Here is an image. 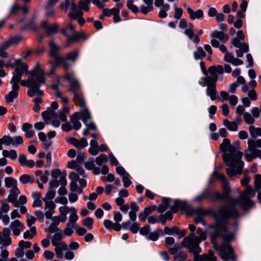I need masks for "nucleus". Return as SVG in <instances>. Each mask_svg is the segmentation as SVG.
Masks as SVG:
<instances>
[{
    "label": "nucleus",
    "instance_id": "5",
    "mask_svg": "<svg viewBox=\"0 0 261 261\" xmlns=\"http://www.w3.org/2000/svg\"><path fill=\"white\" fill-rule=\"evenodd\" d=\"M207 72L208 75L202 76L201 80L203 81V82L216 84L218 80V75L223 74L224 69L220 65H212L208 68Z\"/></svg>",
    "mask_w": 261,
    "mask_h": 261
},
{
    "label": "nucleus",
    "instance_id": "61",
    "mask_svg": "<svg viewBox=\"0 0 261 261\" xmlns=\"http://www.w3.org/2000/svg\"><path fill=\"white\" fill-rule=\"evenodd\" d=\"M114 223L109 219H105L103 222V226L108 230L112 229Z\"/></svg>",
    "mask_w": 261,
    "mask_h": 261
},
{
    "label": "nucleus",
    "instance_id": "1",
    "mask_svg": "<svg viewBox=\"0 0 261 261\" xmlns=\"http://www.w3.org/2000/svg\"><path fill=\"white\" fill-rule=\"evenodd\" d=\"M239 226L238 220H234L231 224V231L227 227V231L223 232L220 228L215 227V225L210 226L213 231L210 234L212 242H214V248L219 252L220 257L225 261H235L237 256L230 242L233 240L234 234Z\"/></svg>",
    "mask_w": 261,
    "mask_h": 261
},
{
    "label": "nucleus",
    "instance_id": "9",
    "mask_svg": "<svg viewBox=\"0 0 261 261\" xmlns=\"http://www.w3.org/2000/svg\"><path fill=\"white\" fill-rule=\"evenodd\" d=\"M79 56V51L74 49L67 53L65 57H62V59L64 63V70L68 71L71 66V63H75Z\"/></svg>",
    "mask_w": 261,
    "mask_h": 261
},
{
    "label": "nucleus",
    "instance_id": "10",
    "mask_svg": "<svg viewBox=\"0 0 261 261\" xmlns=\"http://www.w3.org/2000/svg\"><path fill=\"white\" fill-rule=\"evenodd\" d=\"M37 18V15L34 13L25 24L20 27L19 31L22 32L29 30L33 32H37L39 30V27L36 22Z\"/></svg>",
    "mask_w": 261,
    "mask_h": 261
},
{
    "label": "nucleus",
    "instance_id": "16",
    "mask_svg": "<svg viewBox=\"0 0 261 261\" xmlns=\"http://www.w3.org/2000/svg\"><path fill=\"white\" fill-rule=\"evenodd\" d=\"M187 12L189 14L190 18L192 20L196 19H202L204 18L203 11L201 9L194 11L190 7H188Z\"/></svg>",
    "mask_w": 261,
    "mask_h": 261
},
{
    "label": "nucleus",
    "instance_id": "30",
    "mask_svg": "<svg viewBox=\"0 0 261 261\" xmlns=\"http://www.w3.org/2000/svg\"><path fill=\"white\" fill-rule=\"evenodd\" d=\"M151 214V211L150 207H145L143 212L141 213L139 216V219L142 221L144 222L146 221L147 217Z\"/></svg>",
    "mask_w": 261,
    "mask_h": 261
},
{
    "label": "nucleus",
    "instance_id": "8",
    "mask_svg": "<svg viewBox=\"0 0 261 261\" xmlns=\"http://www.w3.org/2000/svg\"><path fill=\"white\" fill-rule=\"evenodd\" d=\"M222 159L224 161L225 164L229 167L226 168V174L231 177H234L238 174V171L235 169V167L233 164L232 156L230 155L229 153H225L223 154Z\"/></svg>",
    "mask_w": 261,
    "mask_h": 261
},
{
    "label": "nucleus",
    "instance_id": "14",
    "mask_svg": "<svg viewBox=\"0 0 261 261\" xmlns=\"http://www.w3.org/2000/svg\"><path fill=\"white\" fill-rule=\"evenodd\" d=\"M198 84L203 87L207 86L206 93L207 96L210 97L212 100H215L216 99L217 91L216 83H206L199 81Z\"/></svg>",
    "mask_w": 261,
    "mask_h": 261
},
{
    "label": "nucleus",
    "instance_id": "23",
    "mask_svg": "<svg viewBox=\"0 0 261 261\" xmlns=\"http://www.w3.org/2000/svg\"><path fill=\"white\" fill-rule=\"evenodd\" d=\"M63 237L62 231L58 232H56L53 236L51 239V243L54 246H59V242L61 240Z\"/></svg>",
    "mask_w": 261,
    "mask_h": 261
},
{
    "label": "nucleus",
    "instance_id": "2",
    "mask_svg": "<svg viewBox=\"0 0 261 261\" xmlns=\"http://www.w3.org/2000/svg\"><path fill=\"white\" fill-rule=\"evenodd\" d=\"M224 200L228 201L229 203L227 205H221L217 208L218 212L230 210L231 206H233L234 208H236L237 205H239L245 212H247L255 206L254 202L247 195H242L241 194L238 198H233L230 195L225 198Z\"/></svg>",
    "mask_w": 261,
    "mask_h": 261
},
{
    "label": "nucleus",
    "instance_id": "26",
    "mask_svg": "<svg viewBox=\"0 0 261 261\" xmlns=\"http://www.w3.org/2000/svg\"><path fill=\"white\" fill-rule=\"evenodd\" d=\"M134 0H127L126 7L133 13L137 14L140 12L139 8L134 4Z\"/></svg>",
    "mask_w": 261,
    "mask_h": 261
},
{
    "label": "nucleus",
    "instance_id": "49",
    "mask_svg": "<svg viewBox=\"0 0 261 261\" xmlns=\"http://www.w3.org/2000/svg\"><path fill=\"white\" fill-rule=\"evenodd\" d=\"M85 36V34L83 33L82 34H79L77 33H75L73 36H69L68 38L71 41L72 43L77 42L80 39L83 38Z\"/></svg>",
    "mask_w": 261,
    "mask_h": 261
},
{
    "label": "nucleus",
    "instance_id": "35",
    "mask_svg": "<svg viewBox=\"0 0 261 261\" xmlns=\"http://www.w3.org/2000/svg\"><path fill=\"white\" fill-rule=\"evenodd\" d=\"M11 242V237H4L3 238L2 233L0 232V244H3V246L1 247L2 249H3L4 246H9Z\"/></svg>",
    "mask_w": 261,
    "mask_h": 261
},
{
    "label": "nucleus",
    "instance_id": "50",
    "mask_svg": "<svg viewBox=\"0 0 261 261\" xmlns=\"http://www.w3.org/2000/svg\"><path fill=\"white\" fill-rule=\"evenodd\" d=\"M85 155L84 152L80 151L76 156V162L81 165H83L85 163Z\"/></svg>",
    "mask_w": 261,
    "mask_h": 261
},
{
    "label": "nucleus",
    "instance_id": "33",
    "mask_svg": "<svg viewBox=\"0 0 261 261\" xmlns=\"http://www.w3.org/2000/svg\"><path fill=\"white\" fill-rule=\"evenodd\" d=\"M59 32V26L57 23H55L51 25H49L48 29L46 31L48 35L56 34Z\"/></svg>",
    "mask_w": 261,
    "mask_h": 261
},
{
    "label": "nucleus",
    "instance_id": "25",
    "mask_svg": "<svg viewBox=\"0 0 261 261\" xmlns=\"http://www.w3.org/2000/svg\"><path fill=\"white\" fill-rule=\"evenodd\" d=\"M80 86L79 82L77 80H74L71 81L70 86L68 90L69 91L72 92L73 96H77V92L76 90Z\"/></svg>",
    "mask_w": 261,
    "mask_h": 261
},
{
    "label": "nucleus",
    "instance_id": "62",
    "mask_svg": "<svg viewBox=\"0 0 261 261\" xmlns=\"http://www.w3.org/2000/svg\"><path fill=\"white\" fill-rule=\"evenodd\" d=\"M233 59L234 56L233 54L232 53H229V52H226L224 57V60L227 63H230L232 64L233 60H234Z\"/></svg>",
    "mask_w": 261,
    "mask_h": 261
},
{
    "label": "nucleus",
    "instance_id": "29",
    "mask_svg": "<svg viewBox=\"0 0 261 261\" xmlns=\"http://www.w3.org/2000/svg\"><path fill=\"white\" fill-rule=\"evenodd\" d=\"M187 240H190L191 243H200L201 242L200 238L194 232H191L188 237L184 238V242Z\"/></svg>",
    "mask_w": 261,
    "mask_h": 261
},
{
    "label": "nucleus",
    "instance_id": "20",
    "mask_svg": "<svg viewBox=\"0 0 261 261\" xmlns=\"http://www.w3.org/2000/svg\"><path fill=\"white\" fill-rule=\"evenodd\" d=\"M200 243H191L190 246L187 248L190 253H192L194 255L199 254L202 251V249L199 246Z\"/></svg>",
    "mask_w": 261,
    "mask_h": 261
},
{
    "label": "nucleus",
    "instance_id": "36",
    "mask_svg": "<svg viewBox=\"0 0 261 261\" xmlns=\"http://www.w3.org/2000/svg\"><path fill=\"white\" fill-rule=\"evenodd\" d=\"M254 189L256 191L261 189V174H257L254 177Z\"/></svg>",
    "mask_w": 261,
    "mask_h": 261
},
{
    "label": "nucleus",
    "instance_id": "56",
    "mask_svg": "<svg viewBox=\"0 0 261 261\" xmlns=\"http://www.w3.org/2000/svg\"><path fill=\"white\" fill-rule=\"evenodd\" d=\"M116 171L118 174L120 175V176H124L125 175L129 176V174L128 173H127L124 168L122 166H118L116 168Z\"/></svg>",
    "mask_w": 261,
    "mask_h": 261
},
{
    "label": "nucleus",
    "instance_id": "34",
    "mask_svg": "<svg viewBox=\"0 0 261 261\" xmlns=\"http://www.w3.org/2000/svg\"><path fill=\"white\" fill-rule=\"evenodd\" d=\"M188 28H186L185 30L184 33L189 38H191L193 37L194 35V24L192 23H189L188 24Z\"/></svg>",
    "mask_w": 261,
    "mask_h": 261
},
{
    "label": "nucleus",
    "instance_id": "44",
    "mask_svg": "<svg viewBox=\"0 0 261 261\" xmlns=\"http://www.w3.org/2000/svg\"><path fill=\"white\" fill-rule=\"evenodd\" d=\"M66 142L72 144L76 148H79L80 145H79V140L74 137H68L66 139Z\"/></svg>",
    "mask_w": 261,
    "mask_h": 261
},
{
    "label": "nucleus",
    "instance_id": "24",
    "mask_svg": "<svg viewBox=\"0 0 261 261\" xmlns=\"http://www.w3.org/2000/svg\"><path fill=\"white\" fill-rule=\"evenodd\" d=\"M36 84H38L39 86L38 88H36V86H33L31 87H29V89L28 90V95L29 97H34L36 94V90H39V89L41 87L42 85L45 84V83H42L36 81Z\"/></svg>",
    "mask_w": 261,
    "mask_h": 261
},
{
    "label": "nucleus",
    "instance_id": "39",
    "mask_svg": "<svg viewBox=\"0 0 261 261\" xmlns=\"http://www.w3.org/2000/svg\"><path fill=\"white\" fill-rule=\"evenodd\" d=\"M69 222L67 223V226H72L74 228L73 224L76 223L79 219L76 214H71L69 218Z\"/></svg>",
    "mask_w": 261,
    "mask_h": 261
},
{
    "label": "nucleus",
    "instance_id": "51",
    "mask_svg": "<svg viewBox=\"0 0 261 261\" xmlns=\"http://www.w3.org/2000/svg\"><path fill=\"white\" fill-rule=\"evenodd\" d=\"M42 117L46 124H48L50 121L49 111L48 108L46 111H43L41 114Z\"/></svg>",
    "mask_w": 261,
    "mask_h": 261
},
{
    "label": "nucleus",
    "instance_id": "19",
    "mask_svg": "<svg viewBox=\"0 0 261 261\" xmlns=\"http://www.w3.org/2000/svg\"><path fill=\"white\" fill-rule=\"evenodd\" d=\"M160 235H163V230L160 228H156L153 232H150L146 239L148 240L156 241L159 239Z\"/></svg>",
    "mask_w": 261,
    "mask_h": 261
},
{
    "label": "nucleus",
    "instance_id": "31",
    "mask_svg": "<svg viewBox=\"0 0 261 261\" xmlns=\"http://www.w3.org/2000/svg\"><path fill=\"white\" fill-rule=\"evenodd\" d=\"M28 68V66H23V67H16L14 69V72L13 74H15L16 75H19L22 76L24 73H26L27 74L28 72H29Z\"/></svg>",
    "mask_w": 261,
    "mask_h": 261
},
{
    "label": "nucleus",
    "instance_id": "41",
    "mask_svg": "<svg viewBox=\"0 0 261 261\" xmlns=\"http://www.w3.org/2000/svg\"><path fill=\"white\" fill-rule=\"evenodd\" d=\"M174 8L175 10L174 18L177 20L180 19L183 14V10L180 8H177L176 4L174 5Z\"/></svg>",
    "mask_w": 261,
    "mask_h": 261
},
{
    "label": "nucleus",
    "instance_id": "3",
    "mask_svg": "<svg viewBox=\"0 0 261 261\" xmlns=\"http://www.w3.org/2000/svg\"><path fill=\"white\" fill-rule=\"evenodd\" d=\"M231 207L230 210L218 212L217 225H215L216 228H219L223 232H226L229 219L232 218L236 221L240 218V214L238 210L234 208L233 206Z\"/></svg>",
    "mask_w": 261,
    "mask_h": 261
},
{
    "label": "nucleus",
    "instance_id": "32",
    "mask_svg": "<svg viewBox=\"0 0 261 261\" xmlns=\"http://www.w3.org/2000/svg\"><path fill=\"white\" fill-rule=\"evenodd\" d=\"M93 223V219L91 217H87L82 222L83 225L86 227V229L88 230L92 229Z\"/></svg>",
    "mask_w": 261,
    "mask_h": 261
},
{
    "label": "nucleus",
    "instance_id": "63",
    "mask_svg": "<svg viewBox=\"0 0 261 261\" xmlns=\"http://www.w3.org/2000/svg\"><path fill=\"white\" fill-rule=\"evenodd\" d=\"M230 155H231V154ZM242 152L240 151H237L233 155H232L233 163H234V161H237L242 160Z\"/></svg>",
    "mask_w": 261,
    "mask_h": 261
},
{
    "label": "nucleus",
    "instance_id": "52",
    "mask_svg": "<svg viewBox=\"0 0 261 261\" xmlns=\"http://www.w3.org/2000/svg\"><path fill=\"white\" fill-rule=\"evenodd\" d=\"M187 254L186 252L181 251L179 252L178 253L174 256V259L176 260L178 258H179L181 261H185V260L187 259Z\"/></svg>",
    "mask_w": 261,
    "mask_h": 261
},
{
    "label": "nucleus",
    "instance_id": "28",
    "mask_svg": "<svg viewBox=\"0 0 261 261\" xmlns=\"http://www.w3.org/2000/svg\"><path fill=\"white\" fill-rule=\"evenodd\" d=\"M5 186L7 188L13 187L17 185V181L16 179L11 177H7L5 178Z\"/></svg>",
    "mask_w": 261,
    "mask_h": 261
},
{
    "label": "nucleus",
    "instance_id": "21",
    "mask_svg": "<svg viewBox=\"0 0 261 261\" xmlns=\"http://www.w3.org/2000/svg\"><path fill=\"white\" fill-rule=\"evenodd\" d=\"M80 119L85 124H86L88 120L91 118L90 112L87 108L84 109L82 112H80Z\"/></svg>",
    "mask_w": 261,
    "mask_h": 261
},
{
    "label": "nucleus",
    "instance_id": "4",
    "mask_svg": "<svg viewBox=\"0 0 261 261\" xmlns=\"http://www.w3.org/2000/svg\"><path fill=\"white\" fill-rule=\"evenodd\" d=\"M203 199L212 203L224 200L223 195L220 192L207 189L203 190L194 198L195 201L197 202H200Z\"/></svg>",
    "mask_w": 261,
    "mask_h": 261
},
{
    "label": "nucleus",
    "instance_id": "11",
    "mask_svg": "<svg viewBox=\"0 0 261 261\" xmlns=\"http://www.w3.org/2000/svg\"><path fill=\"white\" fill-rule=\"evenodd\" d=\"M27 74H30L31 76H32V74L34 75V79H35L36 81L38 82L42 83H45L46 82L45 79L44 77V71L41 68L39 62H37L36 64L34 69L33 70L29 71Z\"/></svg>",
    "mask_w": 261,
    "mask_h": 261
},
{
    "label": "nucleus",
    "instance_id": "46",
    "mask_svg": "<svg viewBox=\"0 0 261 261\" xmlns=\"http://www.w3.org/2000/svg\"><path fill=\"white\" fill-rule=\"evenodd\" d=\"M17 196H14L11 195L10 194L8 196V199H5V201H8L9 202L12 203L15 207H18V201L17 200Z\"/></svg>",
    "mask_w": 261,
    "mask_h": 261
},
{
    "label": "nucleus",
    "instance_id": "59",
    "mask_svg": "<svg viewBox=\"0 0 261 261\" xmlns=\"http://www.w3.org/2000/svg\"><path fill=\"white\" fill-rule=\"evenodd\" d=\"M60 185V182L58 179H53L49 184V190H53L54 189L58 188Z\"/></svg>",
    "mask_w": 261,
    "mask_h": 261
},
{
    "label": "nucleus",
    "instance_id": "13",
    "mask_svg": "<svg viewBox=\"0 0 261 261\" xmlns=\"http://www.w3.org/2000/svg\"><path fill=\"white\" fill-rule=\"evenodd\" d=\"M48 45L49 49L48 56L49 57L54 59L62 58V56L60 55L61 46L58 45L53 40L48 42Z\"/></svg>",
    "mask_w": 261,
    "mask_h": 261
},
{
    "label": "nucleus",
    "instance_id": "22",
    "mask_svg": "<svg viewBox=\"0 0 261 261\" xmlns=\"http://www.w3.org/2000/svg\"><path fill=\"white\" fill-rule=\"evenodd\" d=\"M222 189L223 191V193H221V194L223 195V197L224 199L231 195V191L229 183L228 181H224L223 182Z\"/></svg>",
    "mask_w": 261,
    "mask_h": 261
},
{
    "label": "nucleus",
    "instance_id": "58",
    "mask_svg": "<svg viewBox=\"0 0 261 261\" xmlns=\"http://www.w3.org/2000/svg\"><path fill=\"white\" fill-rule=\"evenodd\" d=\"M140 230V224L137 222L133 223L129 227V230L133 233H136Z\"/></svg>",
    "mask_w": 261,
    "mask_h": 261
},
{
    "label": "nucleus",
    "instance_id": "12",
    "mask_svg": "<svg viewBox=\"0 0 261 261\" xmlns=\"http://www.w3.org/2000/svg\"><path fill=\"white\" fill-rule=\"evenodd\" d=\"M0 141L2 144L7 146L12 144L15 147H18V145L22 144L23 142L22 137L20 136H16L13 139L11 136L5 135L0 138Z\"/></svg>",
    "mask_w": 261,
    "mask_h": 261
},
{
    "label": "nucleus",
    "instance_id": "57",
    "mask_svg": "<svg viewBox=\"0 0 261 261\" xmlns=\"http://www.w3.org/2000/svg\"><path fill=\"white\" fill-rule=\"evenodd\" d=\"M237 166L236 170L238 171V174H241L243 173V168L244 165V163L242 160L236 161Z\"/></svg>",
    "mask_w": 261,
    "mask_h": 261
},
{
    "label": "nucleus",
    "instance_id": "45",
    "mask_svg": "<svg viewBox=\"0 0 261 261\" xmlns=\"http://www.w3.org/2000/svg\"><path fill=\"white\" fill-rule=\"evenodd\" d=\"M154 9L153 7H150L148 6H145L142 5L140 6V11L144 15H147L149 12L153 11Z\"/></svg>",
    "mask_w": 261,
    "mask_h": 261
},
{
    "label": "nucleus",
    "instance_id": "18",
    "mask_svg": "<svg viewBox=\"0 0 261 261\" xmlns=\"http://www.w3.org/2000/svg\"><path fill=\"white\" fill-rule=\"evenodd\" d=\"M20 84L22 86L27 87L28 88L33 87L34 85L36 86V88H38L39 86L38 84H35L36 79H34V75H30L28 79L25 80H21L20 81Z\"/></svg>",
    "mask_w": 261,
    "mask_h": 261
},
{
    "label": "nucleus",
    "instance_id": "42",
    "mask_svg": "<svg viewBox=\"0 0 261 261\" xmlns=\"http://www.w3.org/2000/svg\"><path fill=\"white\" fill-rule=\"evenodd\" d=\"M150 231V227L148 225H146L143 227L140 228L139 232L142 236H146L148 235Z\"/></svg>",
    "mask_w": 261,
    "mask_h": 261
},
{
    "label": "nucleus",
    "instance_id": "55",
    "mask_svg": "<svg viewBox=\"0 0 261 261\" xmlns=\"http://www.w3.org/2000/svg\"><path fill=\"white\" fill-rule=\"evenodd\" d=\"M24 246H21L16 249L15 255L18 258H21L24 255Z\"/></svg>",
    "mask_w": 261,
    "mask_h": 261
},
{
    "label": "nucleus",
    "instance_id": "15",
    "mask_svg": "<svg viewBox=\"0 0 261 261\" xmlns=\"http://www.w3.org/2000/svg\"><path fill=\"white\" fill-rule=\"evenodd\" d=\"M55 61H48V64L50 66V70L49 74L51 75H54L55 74V70L57 68L62 66L64 69V63L61 58H55Z\"/></svg>",
    "mask_w": 261,
    "mask_h": 261
},
{
    "label": "nucleus",
    "instance_id": "48",
    "mask_svg": "<svg viewBox=\"0 0 261 261\" xmlns=\"http://www.w3.org/2000/svg\"><path fill=\"white\" fill-rule=\"evenodd\" d=\"M85 36V34L83 33L82 34H79L77 33H75L73 36H69L68 38L71 41L72 43L77 42L80 39L83 38Z\"/></svg>",
    "mask_w": 261,
    "mask_h": 261
},
{
    "label": "nucleus",
    "instance_id": "17",
    "mask_svg": "<svg viewBox=\"0 0 261 261\" xmlns=\"http://www.w3.org/2000/svg\"><path fill=\"white\" fill-rule=\"evenodd\" d=\"M11 229L13 230V234L18 236L20 233V230L18 227L23 228L24 227L23 224L19 220H15L12 222L10 226Z\"/></svg>",
    "mask_w": 261,
    "mask_h": 261
},
{
    "label": "nucleus",
    "instance_id": "27",
    "mask_svg": "<svg viewBox=\"0 0 261 261\" xmlns=\"http://www.w3.org/2000/svg\"><path fill=\"white\" fill-rule=\"evenodd\" d=\"M18 96V92L14 91H10L8 94L5 95V98L6 101L8 102H12L14 101L15 98H17Z\"/></svg>",
    "mask_w": 261,
    "mask_h": 261
},
{
    "label": "nucleus",
    "instance_id": "40",
    "mask_svg": "<svg viewBox=\"0 0 261 261\" xmlns=\"http://www.w3.org/2000/svg\"><path fill=\"white\" fill-rule=\"evenodd\" d=\"M56 194V193L55 190H49L45 194V198H42V200L44 201H46L47 200L51 201V200L55 197Z\"/></svg>",
    "mask_w": 261,
    "mask_h": 261
},
{
    "label": "nucleus",
    "instance_id": "37",
    "mask_svg": "<svg viewBox=\"0 0 261 261\" xmlns=\"http://www.w3.org/2000/svg\"><path fill=\"white\" fill-rule=\"evenodd\" d=\"M244 119L247 124L252 125L254 123V119L249 112L244 113Z\"/></svg>",
    "mask_w": 261,
    "mask_h": 261
},
{
    "label": "nucleus",
    "instance_id": "64",
    "mask_svg": "<svg viewBox=\"0 0 261 261\" xmlns=\"http://www.w3.org/2000/svg\"><path fill=\"white\" fill-rule=\"evenodd\" d=\"M114 215V220L117 222L119 223L122 221V216L120 212L119 211H114L113 212Z\"/></svg>",
    "mask_w": 261,
    "mask_h": 261
},
{
    "label": "nucleus",
    "instance_id": "53",
    "mask_svg": "<svg viewBox=\"0 0 261 261\" xmlns=\"http://www.w3.org/2000/svg\"><path fill=\"white\" fill-rule=\"evenodd\" d=\"M228 147V145H227V142L225 140V139H223V142L221 143L219 146L220 150L221 152L223 153V154L226 153V152L227 151Z\"/></svg>",
    "mask_w": 261,
    "mask_h": 261
},
{
    "label": "nucleus",
    "instance_id": "60",
    "mask_svg": "<svg viewBox=\"0 0 261 261\" xmlns=\"http://www.w3.org/2000/svg\"><path fill=\"white\" fill-rule=\"evenodd\" d=\"M31 176L28 174H23L19 177V180L22 184H27L29 182Z\"/></svg>",
    "mask_w": 261,
    "mask_h": 261
},
{
    "label": "nucleus",
    "instance_id": "6",
    "mask_svg": "<svg viewBox=\"0 0 261 261\" xmlns=\"http://www.w3.org/2000/svg\"><path fill=\"white\" fill-rule=\"evenodd\" d=\"M217 211V208L212 210L210 209L204 210L203 208L199 207L194 209L192 207V210H190L189 215H191L194 214H196L197 216L202 218H203L205 216H211L213 217L215 221V224L214 225H217L218 214Z\"/></svg>",
    "mask_w": 261,
    "mask_h": 261
},
{
    "label": "nucleus",
    "instance_id": "47",
    "mask_svg": "<svg viewBox=\"0 0 261 261\" xmlns=\"http://www.w3.org/2000/svg\"><path fill=\"white\" fill-rule=\"evenodd\" d=\"M44 230L45 232L50 233H53L55 232H58L59 231H61V230L59 229L57 226L52 224H51L48 228H45Z\"/></svg>",
    "mask_w": 261,
    "mask_h": 261
},
{
    "label": "nucleus",
    "instance_id": "7",
    "mask_svg": "<svg viewBox=\"0 0 261 261\" xmlns=\"http://www.w3.org/2000/svg\"><path fill=\"white\" fill-rule=\"evenodd\" d=\"M170 209L176 213L181 211L189 215L190 210H192V206L188 205L186 201L175 199L174 200L173 204L170 207Z\"/></svg>",
    "mask_w": 261,
    "mask_h": 261
},
{
    "label": "nucleus",
    "instance_id": "54",
    "mask_svg": "<svg viewBox=\"0 0 261 261\" xmlns=\"http://www.w3.org/2000/svg\"><path fill=\"white\" fill-rule=\"evenodd\" d=\"M225 140L227 142V145H228L227 151L229 152V154L233 155L237 151L236 147L231 144L229 139L225 138Z\"/></svg>",
    "mask_w": 261,
    "mask_h": 261
},
{
    "label": "nucleus",
    "instance_id": "38",
    "mask_svg": "<svg viewBox=\"0 0 261 261\" xmlns=\"http://www.w3.org/2000/svg\"><path fill=\"white\" fill-rule=\"evenodd\" d=\"M108 161V157L105 154H101L99 156H97L95 159V163L98 166L102 165L103 163Z\"/></svg>",
    "mask_w": 261,
    "mask_h": 261
},
{
    "label": "nucleus",
    "instance_id": "43",
    "mask_svg": "<svg viewBox=\"0 0 261 261\" xmlns=\"http://www.w3.org/2000/svg\"><path fill=\"white\" fill-rule=\"evenodd\" d=\"M248 146L250 151L252 153H255V150L256 149L255 140L249 139L248 140Z\"/></svg>",
    "mask_w": 261,
    "mask_h": 261
}]
</instances>
